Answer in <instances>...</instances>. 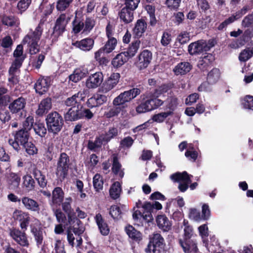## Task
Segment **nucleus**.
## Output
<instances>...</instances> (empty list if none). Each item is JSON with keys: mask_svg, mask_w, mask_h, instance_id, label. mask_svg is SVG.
I'll return each mask as SVG.
<instances>
[{"mask_svg": "<svg viewBox=\"0 0 253 253\" xmlns=\"http://www.w3.org/2000/svg\"><path fill=\"white\" fill-rule=\"evenodd\" d=\"M43 32V24L40 23L35 30H32L23 39V43L27 44L31 54H35L40 50L39 41Z\"/></svg>", "mask_w": 253, "mask_h": 253, "instance_id": "1", "label": "nucleus"}, {"mask_svg": "<svg viewBox=\"0 0 253 253\" xmlns=\"http://www.w3.org/2000/svg\"><path fill=\"white\" fill-rule=\"evenodd\" d=\"M48 129L53 133L59 132L63 125L62 116L57 112H52L48 114L46 118Z\"/></svg>", "mask_w": 253, "mask_h": 253, "instance_id": "2", "label": "nucleus"}, {"mask_svg": "<svg viewBox=\"0 0 253 253\" xmlns=\"http://www.w3.org/2000/svg\"><path fill=\"white\" fill-rule=\"evenodd\" d=\"M140 93V90L137 88H133L120 94L113 100L114 106H121L130 102Z\"/></svg>", "mask_w": 253, "mask_h": 253, "instance_id": "3", "label": "nucleus"}, {"mask_svg": "<svg viewBox=\"0 0 253 253\" xmlns=\"http://www.w3.org/2000/svg\"><path fill=\"white\" fill-rule=\"evenodd\" d=\"M70 165V159L65 153H62L58 161L56 174L61 180L67 176Z\"/></svg>", "mask_w": 253, "mask_h": 253, "instance_id": "4", "label": "nucleus"}, {"mask_svg": "<svg viewBox=\"0 0 253 253\" xmlns=\"http://www.w3.org/2000/svg\"><path fill=\"white\" fill-rule=\"evenodd\" d=\"M142 211L136 210L132 214L134 220L142 219L145 222H149L153 220L151 211L153 210V205L150 202H145L142 206Z\"/></svg>", "mask_w": 253, "mask_h": 253, "instance_id": "5", "label": "nucleus"}, {"mask_svg": "<svg viewBox=\"0 0 253 253\" xmlns=\"http://www.w3.org/2000/svg\"><path fill=\"white\" fill-rule=\"evenodd\" d=\"M191 175H188L186 171L182 173L176 172L170 175V179L174 182L179 183L178 189L182 192H185L188 188L189 184L191 183Z\"/></svg>", "mask_w": 253, "mask_h": 253, "instance_id": "6", "label": "nucleus"}, {"mask_svg": "<svg viewBox=\"0 0 253 253\" xmlns=\"http://www.w3.org/2000/svg\"><path fill=\"white\" fill-rule=\"evenodd\" d=\"M14 140H9V144L16 151L20 149L19 145L23 146L28 142L29 133L28 130L21 129L15 132L14 134Z\"/></svg>", "mask_w": 253, "mask_h": 253, "instance_id": "7", "label": "nucleus"}, {"mask_svg": "<svg viewBox=\"0 0 253 253\" xmlns=\"http://www.w3.org/2000/svg\"><path fill=\"white\" fill-rule=\"evenodd\" d=\"M213 45L212 42L207 43L203 40L198 41L189 45L188 52L191 55L199 54L209 50Z\"/></svg>", "mask_w": 253, "mask_h": 253, "instance_id": "8", "label": "nucleus"}, {"mask_svg": "<svg viewBox=\"0 0 253 253\" xmlns=\"http://www.w3.org/2000/svg\"><path fill=\"white\" fill-rule=\"evenodd\" d=\"M163 242L164 239L160 234L154 233L149 237V242L146 249V252L153 253L157 252H160V248Z\"/></svg>", "mask_w": 253, "mask_h": 253, "instance_id": "9", "label": "nucleus"}, {"mask_svg": "<svg viewBox=\"0 0 253 253\" xmlns=\"http://www.w3.org/2000/svg\"><path fill=\"white\" fill-rule=\"evenodd\" d=\"M120 78V74L113 73L102 83L99 89L100 91L106 93L113 89L118 84Z\"/></svg>", "mask_w": 253, "mask_h": 253, "instance_id": "10", "label": "nucleus"}, {"mask_svg": "<svg viewBox=\"0 0 253 253\" xmlns=\"http://www.w3.org/2000/svg\"><path fill=\"white\" fill-rule=\"evenodd\" d=\"M72 201L70 197L66 198L64 202L62 204V209L67 214L68 222L69 225H72L76 222L79 225L81 221L77 218V215H75L71 208Z\"/></svg>", "mask_w": 253, "mask_h": 253, "instance_id": "11", "label": "nucleus"}, {"mask_svg": "<svg viewBox=\"0 0 253 253\" xmlns=\"http://www.w3.org/2000/svg\"><path fill=\"white\" fill-rule=\"evenodd\" d=\"M104 76L101 72H97L89 75L85 81V86L88 89H95L103 83Z\"/></svg>", "mask_w": 253, "mask_h": 253, "instance_id": "12", "label": "nucleus"}, {"mask_svg": "<svg viewBox=\"0 0 253 253\" xmlns=\"http://www.w3.org/2000/svg\"><path fill=\"white\" fill-rule=\"evenodd\" d=\"M152 59V53L148 50H144L139 54L136 65L139 69H144L148 67Z\"/></svg>", "mask_w": 253, "mask_h": 253, "instance_id": "13", "label": "nucleus"}, {"mask_svg": "<svg viewBox=\"0 0 253 253\" xmlns=\"http://www.w3.org/2000/svg\"><path fill=\"white\" fill-rule=\"evenodd\" d=\"M13 217L19 221L20 227L22 230H27L30 220V216L28 212L16 210L13 213Z\"/></svg>", "mask_w": 253, "mask_h": 253, "instance_id": "14", "label": "nucleus"}, {"mask_svg": "<svg viewBox=\"0 0 253 253\" xmlns=\"http://www.w3.org/2000/svg\"><path fill=\"white\" fill-rule=\"evenodd\" d=\"M9 235L20 245L24 247L29 246V242L24 232H22L16 228H12L10 230Z\"/></svg>", "mask_w": 253, "mask_h": 253, "instance_id": "15", "label": "nucleus"}, {"mask_svg": "<svg viewBox=\"0 0 253 253\" xmlns=\"http://www.w3.org/2000/svg\"><path fill=\"white\" fill-rule=\"evenodd\" d=\"M83 117L82 106H74V107H71L64 116L66 121H77L82 119Z\"/></svg>", "mask_w": 253, "mask_h": 253, "instance_id": "16", "label": "nucleus"}, {"mask_svg": "<svg viewBox=\"0 0 253 253\" xmlns=\"http://www.w3.org/2000/svg\"><path fill=\"white\" fill-rule=\"evenodd\" d=\"M85 95L84 91H79L70 97L68 98L65 101L67 106H82L81 102L84 101Z\"/></svg>", "mask_w": 253, "mask_h": 253, "instance_id": "17", "label": "nucleus"}, {"mask_svg": "<svg viewBox=\"0 0 253 253\" xmlns=\"http://www.w3.org/2000/svg\"><path fill=\"white\" fill-rule=\"evenodd\" d=\"M94 44V40L90 38H86L72 43L73 46L84 51H89L91 50Z\"/></svg>", "mask_w": 253, "mask_h": 253, "instance_id": "18", "label": "nucleus"}, {"mask_svg": "<svg viewBox=\"0 0 253 253\" xmlns=\"http://www.w3.org/2000/svg\"><path fill=\"white\" fill-rule=\"evenodd\" d=\"M50 84V81L48 78L39 79L36 82L35 88L37 93L43 94L46 92Z\"/></svg>", "mask_w": 253, "mask_h": 253, "instance_id": "19", "label": "nucleus"}, {"mask_svg": "<svg viewBox=\"0 0 253 253\" xmlns=\"http://www.w3.org/2000/svg\"><path fill=\"white\" fill-rule=\"evenodd\" d=\"M21 202L24 208L28 210L38 212L40 211L39 203L32 198L24 196L22 198Z\"/></svg>", "mask_w": 253, "mask_h": 253, "instance_id": "20", "label": "nucleus"}, {"mask_svg": "<svg viewBox=\"0 0 253 253\" xmlns=\"http://www.w3.org/2000/svg\"><path fill=\"white\" fill-rule=\"evenodd\" d=\"M125 229L129 238L133 242L139 243L142 240V233L135 229L132 225H127L126 226Z\"/></svg>", "mask_w": 253, "mask_h": 253, "instance_id": "21", "label": "nucleus"}, {"mask_svg": "<svg viewBox=\"0 0 253 253\" xmlns=\"http://www.w3.org/2000/svg\"><path fill=\"white\" fill-rule=\"evenodd\" d=\"M88 74L87 69L84 67H80L76 69L69 78V80L74 83H77L84 78Z\"/></svg>", "mask_w": 253, "mask_h": 253, "instance_id": "22", "label": "nucleus"}, {"mask_svg": "<svg viewBox=\"0 0 253 253\" xmlns=\"http://www.w3.org/2000/svg\"><path fill=\"white\" fill-rule=\"evenodd\" d=\"M21 181L20 176L16 173L10 172L6 175V182L9 188L15 189L19 186Z\"/></svg>", "mask_w": 253, "mask_h": 253, "instance_id": "23", "label": "nucleus"}, {"mask_svg": "<svg viewBox=\"0 0 253 253\" xmlns=\"http://www.w3.org/2000/svg\"><path fill=\"white\" fill-rule=\"evenodd\" d=\"M127 7H123L119 13V16L121 21L126 24L131 22L133 19V11Z\"/></svg>", "mask_w": 253, "mask_h": 253, "instance_id": "24", "label": "nucleus"}, {"mask_svg": "<svg viewBox=\"0 0 253 253\" xmlns=\"http://www.w3.org/2000/svg\"><path fill=\"white\" fill-rule=\"evenodd\" d=\"M253 15L252 14L245 17L242 21V25L245 28H248L245 32L244 36L251 38L253 36Z\"/></svg>", "mask_w": 253, "mask_h": 253, "instance_id": "25", "label": "nucleus"}, {"mask_svg": "<svg viewBox=\"0 0 253 253\" xmlns=\"http://www.w3.org/2000/svg\"><path fill=\"white\" fill-rule=\"evenodd\" d=\"M51 100L49 98L42 99L40 103L38 109L36 111V114L40 116H43L51 109Z\"/></svg>", "mask_w": 253, "mask_h": 253, "instance_id": "26", "label": "nucleus"}, {"mask_svg": "<svg viewBox=\"0 0 253 253\" xmlns=\"http://www.w3.org/2000/svg\"><path fill=\"white\" fill-rule=\"evenodd\" d=\"M156 222L158 227L165 232L169 231L171 227V223L165 215H159L156 218Z\"/></svg>", "mask_w": 253, "mask_h": 253, "instance_id": "27", "label": "nucleus"}, {"mask_svg": "<svg viewBox=\"0 0 253 253\" xmlns=\"http://www.w3.org/2000/svg\"><path fill=\"white\" fill-rule=\"evenodd\" d=\"M26 103L24 98L19 97L10 103L8 108L12 113H17L25 108Z\"/></svg>", "mask_w": 253, "mask_h": 253, "instance_id": "28", "label": "nucleus"}, {"mask_svg": "<svg viewBox=\"0 0 253 253\" xmlns=\"http://www.w3.org/2000/svg\"><path fill=\"white\" fill-rule=\"evenodd\" d=\"M23 61L21 59H15L12 63L9 70V74L10 77L8 78L9 82L13 83H16L17 82V77L15 76V74L18 69L20 68L22 64Z\"/></svg>", "mask_w": 253, "mask_h": 253, "instance_id": "29", "label": "nucleus"}, {"mask_svg": "<svg viewBox=\"0 0 253 253\" xmlns=\"http://www.w3.org/2000/svg\"><path fill=\"white\" fill-rule=\"evenodd\" d=\"M191 65L189 62H182L177 64L173 68V72L176 76L184 75L191 69Z\"/></svg>", "mask_w": 253, "mask_h": 253, "instance_id": "30", "label": "nucleus"}, {"mask_svg": "<svg viewBox=\"0 0 253 253\" xmlns=\"http://www.w3.org/2000/svg\"><path fill=\"white\" fill-rule=\"evenodd\" d=\"M147 28V23L144 20L139 19L137 21L133 29L134 36L137 38L142 37Z\"/></svg>", "mask_w": 253, "mask_h": 253, "instance_id": "31", "label": "nucleus"}, {"mask_svg": "<svg viewBox=\"0 0 253 253\" xmlns=\"http://www.w3.org/2000/svg\"><path fill=\"white\" fill-rule=\"evenodd\" d=\"M128 59L123 52L117 54L112 60L111 65L115 68L118 69L124 65Z\"/></svg>", "mask_w": 253, "mask_h": 253, "instance_id": "32", "label": "nucleus"}, {"mask_svg": "<svg viewBox=\"0 0 253 253\" xmlns=\"http://www.w3.org/2000/svg\"><path fill=\"white\" fill-rule=\"evenodd\" d=\"M140 44V41L139 40H136L132 42L131 44L129 45L126 51L123 52L125 53V55L127 57L128 59L133 57L136 54L139 48Z\"/></svg>", "mask_w": 253, "mask_h": 253, "instance_id": "33", "label": "nucleus"}, {"mask_svg": "<svg viewBox=\"0 0 253 253\" xmlns=\"http://www.w3.org/2000/svg\"><path fill=\"white\" fill-rule=\"evenodd\" d=\"M95 221L98 225L100 233L103 235H107L109 232V229L107 223L103 219L101 215L98 213L95 217Z\"/></svg>", "mask_w": 253, "mask_h": 253, "instance_id": "34", "label": "nucleus"}, {"mask_svg": "<svg viewBox=\"0 0 253 253\" xmlns=\"http://www.w3.org/2000/svg\"><path fill=\"white\" fill-rule=\"evenodd\" d=\"M64 192L60 187H56L52 193V201L54 204L60 205L64 198Z\"/></svg>", "mask_w": 253, "mask_h": 253, "instance_id": "35", "label": "nucleus"}, {"mask_svg": "<svg viewBox=\"0 0 253 253\" xmlns=\"http://www.w3.org/2000/svg\"><path fill=\"white\" fill-rule=\"evenodd\" d=\"M65 19L66 15L65 14H63L60 15L56 20L54 28V32H57L58 34H60L64 31L67 23Z\"/></svg>", "mask_w": 253, "mask_h": 253, "instance_id": "36", "label": "nucleus"}, {"mask_svg": "<svg viewBox=\"0 0 253 253\" xmlns=\"http://www.w3.org/2000/svg\"><path fill=\"white\" fill-rule=\"evenodd\" d=\"M106 142H105L104 136L101 135L96 138L94 141H89L88 143V148L91 150L95 151L99 148L101 146Z\"/></svg>", "mask_w": 253, "mask_h": 253, "instance_id": "37", "label": "nucleus"}, {"mask_svg": "<svg viewBox=\"0 0 253 253\" xmlns=\"http://www.w3.org/2000/svg\"><path fill=\"white\" fill-rule=\"evenodd\" d=\"M150 99H148L141 103L136 108V111L139 114L144 113L153 110Z\"/></svg>", "mask_w": 253, "mask_h": 253, "instance_id": "38", "label": "nucleus"}, {"mask_svg": "<svg viewBox=\"0 0 253 253\" xmlns=\"http://www.w3.org/2000/svg\"><path fill=\"white\" fill-rule=\"evenodd\" d=\"M23 187L28 191H31L34 188L35 181L32 176L29 174H26L22 177Z\"/></svg>", "mask_w": 253, "mask_h": 253, "instance_id": "39", "label": "nucleus"}, {"mask_svg": "<svg viewBox=\"0 0 253 253\" xmlns=\"http://www.w3.org/2000/svg\"><path fill=\"white\" fill-rule=\"evenodd\" d=\"M121 191V183L118 181L115 182L110 188V195L112 198L116 199L120 197Z\"/></svg>", "mask_w": 253, "mask_h": 253, "instance_id": "40", "label": "nucleus"}, {"mask_svg": "<svg viewBox=\"0 0 253 253\" xmlns=\"http://www.w3.org/2000/svg\"><path fill=\"white\" fill-rule=\"evenodd\" d=\"M0 22L5 26L11 27L16 25L18 21L14 16L0 14Z\"/></svg>", "mask_w": 253, "mask_h": 253, "instance_id": "41", "label": "nucleus"}, {"mask_svg": "<svg viewBox=\"0 0 253 253\" xmlns=\"http://www.w3.org/2000/svg\"><path fill=\"white\" fill-rule=\"evenodd\" d=\"M220 76V73L219 70L217 68H214L208 75V82L210 84H214L219 80Z\"/></svg>", "mask_w": 253, "mask_h": 253, "instance_id": "42", "label": "nucleus"}, {"mask_svg": "<svg viewBox=\"0 0 253 253\" xmlns=\"http://www.w3.org/2000/svg\"><path fill=\"white\" fill-rule=\"evenodd\" d=\"M84 23V29L82 33L85 35H88L94 27L96 24L95 20L93 18L88 17L86 18Z\"/></svg>", "mask_w": 253, "mask_h": 253, "instance_id": "43", "label": "nucleus"}, {"mask_svg": "<svg viewBox=\"0 0 253 253\" xmlns=\"http://www.w3.org/2000/svg\"><path fill=\"white\" fill-rule=\"evenodd\" d=\"M112 171L116 175H118L120 178H123L124 175V172L121 169V165L119 163L116 155H113V162L112 166Z\"/></svg>", "mask_w": 253, "mask_h": 253, "instance_id": "44", "label": "nucleus"}, {"mask_svg": "<svg viewBox=\"0 0 253 253\" xmlns=\"http://www.w3.org/2000/svg\"><path fill=\"white\" fill-rule=\"evenodd\" d=\"M189 242V243H184L181 240H180L179 243L183 249V251L184 252L188 251L190 253L197 252L198 251L197 244L193 241Z\"/></svg>", "mask_w": 253, "mask_h": 253, "instance_id": "45", "label": "nucleus"}, {"mask_svg": "<svg viewBox=\"0 0 253 253\" xmlns=\"http://www.w3.org/2000/svg\"><path fill=\"white\" fill-rule=\"evenodd\" d=\"M117 44V41L116 38L108 39V41L102 47L105 50V52L107 54H109L115 49Z\"/></svg>", "mask_w": 253, "mask_h": 253, "instance_id": "46", "label": "nucleus"}, {"mask_svg": "<svg viewBox=\"0 0 253 253\" xmlns=\"http://www.w3.org/2000/svg\"><path fill=\"white\" fill-rule=\"evenodd\" d=\"M33 174L41 187H44L46 185L47 181L45 176L40 170L35 169L33 172Z\"/></svg>", "mask_w": 253, "mask_h": 253, "instance_id": "47", "label": "nucleus"}, {"mask_svg": "<svg viewBox=\"0 0 253 253\" xmlns=\"http://www.w3.org/2000/svg\"><path fill=\"white\" fill-rule=\"evenodd\" d=\"M54 8V3L48 4L47 3V0H43V1L41 4L39 9L45 15L50 14Z\"/></svg>", "mask_w": 253, "mask_h": 253, "instance_id": "48", "label": "nucleus"}, {"mask_svg": "<svg viewBox=\"0 0 253 253\" xmlns=\"http://www.w3.org/2000/svg\"><path fill=\"white\" fill-rule=\"evenodd\" d=\"M33 128L36 133L41 137L44 136L46 133V129L44 124L41 122H37L33 126Z\"/></svg>", "mask_w": 253, "mask_h": 253, "instance_id": "49", "label": "nucleus"}, {"mask_svg": "<svg viewBox=\"0 0 253 253\" xmlns=\"http://www.w3.org/2000/svg\"><path fill=\"white\" fill-rule=\"evenodd\" d=\"M241 17V15H239V12H236L235 15H233L229 17L228 18L224 20L218 26V29L219 30H222L228 24L232 23L234 21L239 19Z\"/></svg>", "mask_w": 253, "mask_h": 253, "instance_id": "50", "label": "nucleus"}, {"mask_svg": "<svg viewBox=\"0 0 253 253\" xmlns=\"http://www.w3.org/2000/svg\"><path fill=\"white\" fill-rule=\"evenodd\" d=\"M93 185L96 191L102 190L103 185V181L99 174H96L93 178Z\"/></svg>", "mask_w": 253, "mask_h": 253, "instance_id": "51", "label": "nucleus"}, {"mask_svg": "<svg viewBox=\"0 0 253 253\" xmlns=\"http://www.w3.org/2000/svg\"><path fill=\"white\" fill-rule=\"evenodd\" d=\"M183 224L184 228V237L185 240L190 239L193 235V230L191 226L188 224V222L185 219L183 220Z\"/></svg>", "mask_w": 253, "mask_h": 253, "instance_id": "52", "label": "nucleus"}, {"mask_svg": "<svg viewBox=\"0 0 253 253\" xmlns=\"http://www.w3.org/2000/svg\"><path fill=\"white\" fill-rule=\"evenodd\" d=\"M73 31L75 34H78L81 31L82 32L84 31V23L76 17L73 21Z\"/></svg>", "mask_w": 253, "mask_h": 253, "instance_id": "53", "label": "nucleus"}, {"mask_svg": "<svg viewBox=\"0 0 253 253\" xmlns=\"http://www.w3.org/2000/svg\"><path fill=\"white\" fill-rule=\"evenodd\" d=\"M25 151L30 156H33L38 153V149L36 146L31 142H28L23 146Z\"/></svg>", "mask_w": 253, "mask_h": 253, "instance_id": "54", "label": "nucleus"}, {"mask_svg": "<svg viewBox=\"0 0 253 253\" xmlns=\"http://www.w3.org/2000/svg\"><path fill=\"white\" fill-rule=\"evenodd\" d=\"M172 115L171 111H168L165 112H162L154 115L153 117V120L157 123H162L169 116Z\"/></svg>", "mask_w": 253, "mask_h": 253, "instance_id": "55", "label": "nucleus"}, {"mask_svg": "<svg viewBox=\"0 0 253 253\" xmlns=\"http://www.w3.org/2000/svg\"><path fill=\"white\" fill-rule=\"evenodd\" d=\"M73 0H58L56 2V9L58 11H65Z\"/></svg>", "mask_w": 253, "mask_h": 253, "instance_id": "56", "label": "nucleus"}, {"mask_svg": "<svg viewBox=\"0 0 253 253\" xmlns=\"http://www.w3.org/2000/svg\"><path fill=\"white\" fill-rule=\"evenodd\" d=\"M242 105L245 109L253 110V96H246L242 100Z\"/></svg>", "mask_w": 253, "mask_h": 253, "instance_id": "57", "label": "nucleus"}, {"mask_svg": "<svg viewBox=\"0 0 253 253\" xmlns=\"http://www.w3.org/2000/svg\"><path fill=\"white\" fill-rule=\"evenodd\" d=\"M199 231L200 232V234L201 236L203 241L204 243L205 244V246H207V237L209 236L208 232V228L206 224H203L200 226L199 228Z\"/></svg>", "mask_w": 253, "mask_h": 253, "instance_id": "58", "label": "nucleus"}, {"mask_svg": "<svg viewBox=\"0 0 253 253\" xmlns=\"http://www.w3.org/2000/svg\"><path fill=\"white\" fill-rule=\"evenodd\" d=\"M7 92V89L4 87H0V106L5 105L9 101V96L5 95Z\"/></svg>", "mask_w": 253, "mask_h": 253, "instance_id": "59", "label": "nucleus"}, {"mask_svg": "<svg viewBox=\"0 0 253 253\" xmlns=\"http://www.w3.org/2000/svg\"><path fill=\"white\" fill-rule=\"evenodd\" d=\"M98 162V158L95 154H92L85 162V165L88 169H92Z\"/></svg>", "mask_w": 253, "mask_h": 253, "instance_id": "60", "label": "nucleus"}, {"mask_svg": "<svg viewBox=\"0 0 253 253\" xmlns=\"http://www.w3.org/2000/svg\"><path fill=\"white\" fill-rule=\"evenodd\" d=\"M13 56L15 59H21L23 62L25 57L23 54V47L22 45L19 44L16 46L13 52Z\"/></svg>", "mask_w": 253, "mask_h": 253, "instance_id": "61", "label": "nucleus"}, {"mask_svg": "<svg viewBox=\"0 0 253 253\" xmlns=\"http://www.w3.org/2000/svg\"><path fill=\"white\" fill-rule=\"evenodd\" d=\"M171 34L169 32L165 31L162 35L161 40V43L162 45L166 46L171 42Z\"/></svg>", "mask_w": 253, "mask_h": 253, "instance_id": "62", "label": "nucleus"}, {"mask_svg": "<svg viewBox=\"0 0 253 253\" xmlns=\"http://www.w3.org/2000/svg\"><path fill=\"white\" fill-rule=\"evenodd\" d=\"M122 110L120 106H114L109 111L106 112L105 115L107 118H110L118 116Z\"/></svg>", "mask_w": 253, "mask_h": 253, "instance_id": "63", "label": "nucleus"}, {"mask_svg": "<svg viewBox=\"0 0 253 253\" xmlns=\"http://www.w3.org/2000/svg\"><path fill=\"white\" fill-rule=\"evenodd\" d=\"M133 142V139L130 136L125 137L120 142V147L128 149L132 145Z\"/></svg>", "mask_w": 253, "mask_h": 253, "instance_id": "64", "label": "nucleus"}]
</instances>
